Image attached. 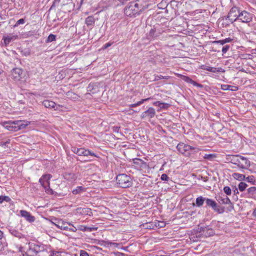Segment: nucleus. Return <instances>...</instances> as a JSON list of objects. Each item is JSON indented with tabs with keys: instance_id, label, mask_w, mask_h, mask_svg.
<instances>
[{
	"instance_id": "nucleus-12",
	"label": "nucleus",
	"mask_w": 256,
	"mask_h": 256,
	"mask_svg": "<svg viewBox=\"0 0 256 256\" xmlns=\"http://www.w3.org/2000/svg\"><path fill=\"white\" fill-rule=\"evenodd\" d=\"M22 70L20 68H14L11 70V76L15 80H19L22 78Z\"/></svg>"
},
{
	"instance_id": "nucleus-34",
	"label": "nucleus",
	"mask_w": 256,
	"mask_h": 256,
	"mask_svg": "<svg viewBox=\"0 0 256 256\" xmlns=\"http://www.w3.org/2000/svg\"><path fill=\"white\" fill-rule=\"evenodd\" d=\"M150 98H145V99H142V100H141L138 102L136 103H135L134 104H130V108H135L136 106H140V104H143L144 102L146 101H147L148 100H150Z\"/></svg>"
},
{
	"instance_id": "nucleus-48",
	"label": "nucleus",
	"mask_w": 256,
	"mask_h": 256,
	"mask_svg": "<svg viewBox=\"0 0 256 256\" xmlns=\"http://www.w3.org/2000/svg\"><path fill=\"white\" fill-rule=\"evenodd\" d=\"M59 254V252L51 251L50 256H58Z\"/></svg>"
},
{
	"instance_id": "nucleus-23",
	"label": "nucleus",
	"mask_w": 256,
	"mask_h": 256,
	"mask_svg": "<svg viewBox=\"0 0 256 256\" xmlns=\"http://www.w3.org/2000/svg\"><path fill=\"white\" fill-rule=\"evenodd\" d=\"M182 78L185 82L191 84L194 86H197L198 87H202V85L200 84L197 83L195 81L193 80L190 78L185 76H182Z\"/></svg>"
},
{
	"instance_id": "nucleus-4",
	"label": "nucleus",
	"mask_w": 256,
	"mask_h": 256,
	"mask_svg": "<svg viewBox=\"0 0 256 256\" xmlns=\"http://www.w3.org/2000/svg\"><path fill=\"white\" fill-rule=\"evenodd\" d=\"M206 208H212L214 212L218 214H223L224 212V207L218 205L216 201L209 198H206Z\"/></svg>"
},
{
	"instance_id": "nucleus-24",
	"label": "nucleus",
	"mask_w": 256,
	"mask_h": 256,
	"mask_svg": "<svg viewBox=\"0 0 256 256\" xmlns=\"http://www.w3.org/2000/svg\"><path fill=\"white\" fill-rule=\"evenodd\" d=\"M42 104L46 108H54L56 106V104L51 100H44L42 102Z\"/></svg>"
},
{
	"instance_id": "nucleus-26",
	"label": "nucleus",
	"mask_w": 256,
	"mask_h": 256,
	"mask_svg": "<svg viewBox=\"0 0 256 256\" xmlns=\"http://www.w3.org/2000/svg\"><path fill=\"white\" fill-rule=\"evenodd\" d=\"M219 22H221L223 27H227L232 22H230V20L228 18V16H224L219 20Z\"/></svg>"
},
{
	"instance_id": "nucleus-6",
	"label": "nucleus",
	"mask_w": 256,
	"mask_h": 256,
	"mask_svg": "<svg viewBox=\"0 0 256 256\" xmlns=\"http://www.w3.org/2000/svg\"><path fill=\"white\" fill-rule=\"evenodd\" d=\"M176 148L180 152L186 156L190 154V150H198V148H194L182 142L179 143L178 144Z\"/></svg>"
},
{
	"instance_id": "nucleus-17",
	"label": "nucleus",
	"mask_w": 256,
	"mask_h": 256,
	"mask_svg": "<svg viewBox=\"0 0 256 256\" xmlns=\"http://www.w3.org/2000/svg\"><path fill=\"white\" fill-rule=\"evenodd\" d=\"M20 214L24 218L30 222H34L35 220L34 216L31 215L29 212L26 210H21Z\"/></svg>"
},
{
	"instance_id": "nucleus-27",
	"label": "nucleus",
	"mask_w": 256,
	"mask_h": 256,
	"mask_svg": "<svg viewBox=\"0 0 256 256\" xmlns=\"http://www.w3.org/2000/svg\"><path fill=\"white\" fill-rule=\"evenodd\" d=\"M95 22V18L93 16H89L85 20V23L88 26H90V29L92 28V26Z\"/></svg>"
},
{
	"instance_id": "nucleus-7",
	"label": "nucleus",
	"mask_w": 256,
	"mask_h": 256,
	"mask_svg": "<svg viewBox=\"0 0 256 256\" xmlns=\"http://www.w3.org/2000/svg\"><path fill=\"white\" fill-rule=\"evenodd\" d=\"M198 231L200 235L206 238L212 236L214 234V231L208 226H198Z\"/></svg>"
},
{
	"instance_id": "nucleus-53",
	"label": "nucleus",
	"mask_w": 256,
	"mask_h": 256,
	"mask_svg": "<svg viewBox=\"0 0 256 256\" xmlns=\"http://www.w3.org/2000/svg\"><path fill=\"white\" fill-rule=\"evenodd\" d=\"M112 45L111 43L108 42L103 46L104 49H106Z\"/></svg>"
},
{
	"instance_id": "nucleus-43",
	"label": "nucleus",
	"mask_w": 256,
	"mask_h": 256,
	"mask_svg": "<svg viewBox=\"0 0 256 256\" xmlns=\"http://www.w3.org/2000/svg\"><path fill=\"white\" fill-rule=\"evenodd\" d=\"M24 22H25V20H24V18H20V19L18 20L16 22V24L14 26V27H15V26H18V25H20V24H24Z\"/></svg>"
},
{
	"instance_id": "nucleus-1",
	"label": "nucleus",
	"mask_w": 256,
	"mask_h": 256,
	"mask_svg": "<svg viewBox=\"0 0 256 256\" xmlns=\"http://www.w3.org/2000/svg\"><path fill=\"white\" fill-rule=\"evenodd\" d=\"M148 0H136L129 3L124 9V13L128 16H136L148 8Z\"/></svg>"
},
{
	"instance_id": "nucleus-18",
	"label": "nucleus",
	"mask_w": 256,
	"mask_h": 256,
	"mask_svg": "<svg viewBox=\"0 0 256 256\" xmlns=\"http://www.w3.org/2000/svg\"><path fill=\"white\" fill-rule=\"evenodd\" d=\"M13 124L16 126V131L23 129L25 128L27 126L30 124V122H22L21 120H14V121Z\"/></svg>"
},
{
	"instance_id": "nucleus-15",
	"label": "nucleus",
	"mask_w": 256,
	"mask_h": 256,
	"mask_svg": "<svg viewBox=\"0 0 256 256\" xmlns=\"http://www.w3.org/2000/svg\"><path fill=\"white\" fill-rule=\"evenodd\" d=\"M245 195L247 198L256 200V187L251 186L248 188Z\"/></svg>"
},
{
	"instance_id": "nucleus-35",
	"label": "nucleus",
	"mask_w": 256,
	"mask_h": 256,
	"mask_svg": "<svg viewBox=\"0 0 256 256\" xmlns=\"http://www.w3.org/2000/svg\"><path fill=\"white\" fill-rule=\"evenodd\" d=\"M64 178L68 180H73L75 178L74 174L73 173L66 172L64 174Z\"/></svg>"
},
{
	"instance_id": "nucleus-55",
	"label": "nucleus",
	"mask_w": 256,
	"mask_h": 256,
	"mask_svg": "<svg viewBox=\"0 0 256 256\" xmlns=\"http://www.w3.org/2000/svg\"><path fill=\"white\" fill-rule=\"evenodd\" d=\"M60 0H54V2L51 6V8L54 7L55 6V4H58L60 2Z\"/></svg>"
},
{
	"instance_id": "nucleus-25",
	"label": "nucleus",
	"mask_w": 256,
	"mask_h": 256,
	"mask_svg": "<svg viewBox=\"0 0 256 256\" xmlns=\"http://www.w3.org/2000/svg\"><path fill=\"white\" fill-rule=\"evenodd\" d=\"M13 122L14 121L6 122L4 123V128L9 130L16 132V130H15V129H16V126L14 125Z\"/></svg>"
},
{
	"instance_id": "nucleus-19",
	"label": "nucleus",
	"mask_w": 256,
	"mask_h": 256,
	"mask_svg": "<svg viewBox=\"0 0 256 256\" xmlns=\"http://www.w3.org/2000/svg\"><path fill=\"white\" fill-rule=\"evenodd\" d=\"M79 156H94L98 158V156L94 152L90 151L88 150H86L84 148H80Z\"/></svg>"
},
{
	"instance_id": "nucleus-30",
	"label": "nucleus",
	"mask_w": 256,
	"mask_h": 256,
	"mask_svg": "<svg viewBox=\"0 0 256 256\" xmlns=\"http://www.w3.org/2000/svg\"><path fill=\"white\" fill-rule=\"evenodd\" d=\"M153 104L160 107V108L166 109L169 106L170 104H166L164 102H160V101H156L153 103Z\"/></svg>"
},
{
	"instance_id": "nucleus-59",
	"label": "nucleus",
	"mask_w": 256,
	"mask_h": 256,
	"mask_svg": "<svg viewBox=\"0 0 256 256\" xmlns=\"http://www.w3.org/2000/svg\"><path fill=\"white\" fill-rule=\"evenodd\" d=\"M3 237V232L0 230V240Z\"/></svg>"
},
{
	"instance_id": "nucleus-41",
	"label": "nucleus",
	"mask_w": 256,
	"mask_h": 256,
	"mask_svg": "<svg viewBox=\"0 0 256 256\" xmlns=\"http://www.w3.org/2000/svg\"><path fill=\"white\" fill-rule=\"evenodd\" d=\"M154 80H158L161 79H168V76H164L162 75H160V76L154 75Z\"/></svg>"
},
{
	"instance_id": "nucleus-22",
	"label": "nucleus",
	"mask_w": 256,
	"mask_h": 256,
	"mask_svg": "<svg viewBox=\"0 0 256 256\" xmlns=\"http://www.w3.org/2000/svg\"><path fill=\"white\" fill-rule=\"evenodd\" d=\"M78 230H80L82 232H91L94 230H96L98 229V228L96 227H88L86 226H84L83 225H78Z\"/></svg>"
},
{
	"instance_id": "nucleus-14",
	"label": "nucleus",
	"mask_w": 256,
	"mask_h": 256,
	"mask_svg": "<svg viewBox=\"0 0 256 256\" xmlns=\"http://www.w3.org/2000/svg\"><path fill=\"white\" fill-rule=\"evenodd\" d=\"M40 251V246L38 245H31L30 246L29 249L27 250L26 254L28 256H34L37 254Z\"/></svg>"
},
{
	"instance_id": "nucleus-54",
	"label": "nucleus",
	"mask_w": 256,
	"mask_h": 256,
	"mask_svg": "<svg viewBox=\"0 0 256 256\" xmlns=\"http://www.w3.org/2000/svg\"><path fill=\"white\" fill-rule=\"evenodd\" d=\"M113 131L115 132H118L120 130V127L114 126L112 128Z\"/></svg>"
},
{
	"instance_id": "nucleus-37",
	"label": "nucleus",
	"mask_w": 256,
	"mask_h": 256,
	"mask_svg": "<svg viewBox=\"0 0 256 256\" xmlns=\"http://www.w3.org/2000/svg\"><path fill=\"white\" fill-rule=\"evenodd\" d=\"M245 179L248 182L252 183V184H256V180L254 176H250L246 178Z\"/></svg>"
},
{
	"instance_id": "nucleus-52",
	"label": "nucleus",
	"mask_w": 256,
	"mask_h": 256,
	"mask_svg": "<svg viewBox=\"0 0 256 256\" xmlns=\"http://www.w3.org/2000/svg\"><path fill=\"white\" fill-rule=\"evenodd\" d=\"M214 42L217 43V44H220L221 45H224V44H226L224 40L215 41Z\"/></svg>"
},
{
	"instance_id": "nucleus-63",
	"label": "nucleus",
	"mask_w": 256,
	"mask_h": 256,
	"mask_svg": "<svg viewBox=\"0 0 256 256\" xmlns=\"http://www.w3.org/2000/svg\"><path fill=\"white\" fill-rule=\"evenodd\" d=\"M136 160L140 162L141 163H143V161L140 159H136Z\"/></svg>"
},
{
	"instance_id": "nucleus-47",
	"label": "nucleus",
	"mask_w": 256,
	"mask_h": 256,
	"mask_svg": "<svg viewBox=\"0 0 256 256\" xmlns=\"http://www.w3.org/2000/svg\"><path fill=\"white\" fill-rule=\"evenodd\" d=\"M10 140H8L6 142H0V146L2 147H4V146H6L7 144H10Z\"/></svg>"
},
{
	"instance_id": "nucleus-49",
	"label": "nucleus",
	"mask_w": 256,
	"mask_h": 256,
	"mask_svg": "<svg viewBox=\"0 0 256 256\" xmlns=\"http://www.w3.org/2000/svg\"><path fill=\"white\" fill-rule=\"evenodd\" d=\"M80 256H89V254L87 252L84 250H80Z\"/></svg>"
},
{
	"instance_id": "nucleus-44",
	"label": "nucleus",
	"mask_w": 256,
	"mask_h": 256,
	"mask_svg": "<svg viewBox=\"0 0 256 256\" xmlns=\"http://www.w3.org/2000/svg\"><path fill=\"white\" fill-rule=\"evenodd\" d=\"M160 179L162 180L168 181L170 178L166 174H164L161 176Z\"/></svg>"
},
{
	"instance_id": "nucleus-36",
	"label": "nucleus",
	"mask_w": 256,
	"mask_h": 256,
	"mask_svg": "<svg viewBox=\"0 0 256 256\" xmlns=\"http://www.w3.org/2000/svg\"><path fill=\"white\" fill-rule=\"evenodd\" d=\"M10 231L11 234L12 235H13L16 238H22V234L20 232H18V230H14V229H12V230H10Z\"/></svg>"
},
{
	"instance_id": "nucleus-46",
	"label": "nucleus",
	"mask_w": 256,
	"mask_h": 256,
	"mask_svg": "<svg viewBox=\"0 0 256 256\" xmlns=\"http://www.w3.org/2000/svg\"><path fill=\"white\" fill-rule=\"evenodd\" d=\"M229 48H230V46L226 45V46H223V48H222V52L224 54H225L228 52V50H229Z\"/></svg>"
},
{
	"instance_id": "nucleus-32",
	"label": "nucleus",
	"mask_w": 256,
	"mask_h": 256,
	"mask_svg": "<svg viewBox=\"0 0 256 256\" xmlns=\"http://www.w3.org/2000/svg\"><path fill=\"white\" fill-rule=\"evenodd\" d=\"M248 186L244 182H240L238 185V188L240 192H244L245 190H246V188Z\"/></svg>"
},
{
	"instance_id": "nucleus-60",
	"label": "nucleus",
	"mask_w": 256,
	"mask_h": 256,
	"mask_svg": "<svg viewBox=\"0 0 256 256\" xmlns=\"http://www.w3.org/2000/svg\"><path fill=\"white\" fill-rule=\"evenodd\" d=\"M252 215H253V216H256V209H255V210H254V212H252Z\"/></svg>"
},
{
	"instance_id": "nucleus-62",
	"label": "nucleus",
	"mask_w": 256,
	"mask_h": 256,
	"mask_svg": "<svg viewBox=\"0 0 256 256\" xmlns=\"http://www.w3.org/2000/svg\"><path fill=\"white\" fill-rule=\"evenodd\" d=\"M3 248V246L2 244V242L0 241V250H2Z\"/></svg>"
},
{
	"instance_id": "nucleus-20",
	"label": "nucleus",
	"mask_w": 256,
	"mask_h": 256,
	"mask_svg": "<svg viewBox=\"0 0 256 256\" xmlns=\"http://www.w3.org/2000/svg\"><path fill=\"white\" fill-rule=\"evenodd\" d=\"M216 198V200L220 204H230L232 205L230 199L227 196H224L223 194L222 196H220Z\"/></svg>"
},
{
	"instance_id": "nucleus-45",
	"label": "nucleus",
	"mask_w": 256,
	"mask_h": 256,
	"mask_svg": "<svg viewBox=\"0 0 256 256\" xmlns=\"http://www.w3.org/2000/svg\"><path fill=\"white\" fill-rule=\"evenodd\" d=\"M72 151L74 153V154H78V156L79 155V152H80V148H77L76 147H72Z\"/></svg>"
},
{
	"instance_id": "nucleus-56",
	"label": "nucleus",
	"mask_w": 256,
	"mask_h": 256,
	"mask_svg": "<svg viewBox=\"0 0 256 256\" xmlns=\"http://www.w3.org/2000/svg\"><path fill=\"white\" fill-rule=\"evenodd\" d=\"M212 158V154H205V156H204V158H207V159H210Z\"/></svg>"
},
{
	"instance_id": "nucleus-64",
	"label": "nucleus",
	"mask_w": 256,
	"mask_h": 256,
	"mask_svg": "<svg viewBox=\"0 0 256 256\" xmlns=\"http://www.w3.org/2000/svg\"><path fill=\"white\" fill-rule=\"evenodd\" d=\"M79 209H82V208H78V210H79Z\"/></svg>"
},
{
	"instance_id": "nucleus-42",
	"label": "nucleus",
	"mask_w": 256,
	"mask_h": 256,
	"mask_svg": "<svg viewBox=\"0 0 256 256\" xmlns=\"http://www.w3.org/2000/svg\"><path fill=\"white\" fill-rule=\"evenodd\" d=\"M82 212L84 214H87L90 215V212L92 214L91 210L88 208H82Z\"/></svg>"
},
{
	"instance_id": "nucleus-40",
	"label": "nucleus",
	"mask_w": 256,
	"mask_h": 256,
	"mask_svg": "<svg viewBox=\"0 0 256 256\" xmlns=\"http://www.w3.org/2000/svg\"><path fill=\"white\" fill-rule=\"evenodd\" d=\"M224 192L228 196H230L232 194V190L228 186H226L224 188Z\"/></svg>"
},
{
	"instance_id": "nucleus-21",
	"label": "nucleus",
	"mask_w": 256,
	"mask_h": 256,
	"mask_svg": "<svg viewBox=\"0 0 256 256\" xmlns=\"http://www.w3.org/2000/svg\"><path fill=\"white\" fill-rule=\"evenodd\" d=\"M70 224L69 223H68L66 222L62 221V220H58V222L57 224H55V225L60 230H68V225H70Z\"/></svg>"
},
{
	"instance_id": "nucleus-33",
	"label": "nucleus",
	"mask_w": 256,
	"mask_h": 256,
	"mask_svg": "<svg viewBox=\"0 0 256 256\" xmlns=\"http://www.w3.org/2000/svg\"><path fill=\"white\" fill-rule=\"evenodd\" d=\"M233 176L234 178L239 180H244L246 178L244 175L238 173H234L233 174Z\"/></svg>"
},
{
	"instance_id": "nucleus-13",
	"label": "nucleus",
	"mask_w": 256,
	"mask_h": 256,
	"mask_svg": "<svg viewBox=\"0 0 256 256\" xmlns=\"http://www.w3.org/2000/svg\"><path fill=\"white\" fill-rule=\"evenodd\" d=\"M18 38L17 35L13 34H9L7 36H3L2 40H4V44L6 46L8 45L10 42Z\"/></svg>"
},
{
	"instance_id": "nucleus-9",
	"label": "nucleus",
	"mask_w": 256,
	"mask_h": 256,
	"mask_svg": "<svg viewBox=\"0 0 256 256\" xmlns=\"http://www.w3.org/2000/svg\"><path fill=\"white\" fill-rule=\"evenodd\" d=\"M254 14L246 10L241 11L238 20L244 23H248L252 21Z\"/></svg>"
},
{
	"instance_id": "nucleus-28",
	"label": "nucleus",
	"mask_w": 256,
	"mask_h": 256,
	"mask_svg": "<svg viewBox=\"0 0 256 256\" xmlns=\"http://www.w3.org/2000/svg\"><path fill=\"white\" fill-rule=\"evenodd\" d=\"M221 88L224 90H230L231 91H236L238 90V87L236 86H230L228 84H222Z\"/></svg>"
},
{
	"instance_id": "nucleus-51",
	"label": "nucleus",
	"mask_w": 256,
	"mask_h": 256,
	"mask_svg": "<svg viewBox=\"0 0 256 256\" xmlns=\"http://www.w3.org/2000/svg\"><path fill=\"white\" fill-rule=\"evenodd\" d=\"M77 230H78V227L76 228V226H72V228H68V230H69L70 231H72L73 232H76Z\"/></svg>"
},
{
	"instance_id": "nucleus-8",
	"label": "nucleus",
	"mask_w": 256,
	"mask_h": 256,
	"mask_svg": "<svg viewBox=\"0 0 256 256\" xmlns=\"http://www.w3.org/2000/svg\"><path fill=\"white\" fill-rule=\"evenodd\" d=\"M241 11L238 7L233 6L230 10L228 14V18L230 20V22H234L236 20H238Z\"/></svg>"
},
{
	"instance_id": "nucleus-29",
	"label": "nucleus",
	"mask_w": 256,
	"mask_h": 256,
	"mask_svg": "<svg viewBox=\"0 0 256 256\" xmlns=\"http://www.w3.org/2000/svg\"><path fill=\"white\" fill-rule=\"evenodd\" d=\"M206 198H204L202 196H200L198 197L196 200V206H198V207L202 206L203 205L204 202V201L206 202Z\"/></svg>"
},
{
	"instance_id": "nucleus-61",
	"label": "nucleus",
	"mask_w": 256,
	"mask_h": 256,
	"mask_svg": "<svg viewBox=\"0 0 256 256\" xmlns=\"http://www.w3.org/2000/svg\"><path fill=\"white\" fill-rule=\"evenodd\" d=\"M234 194H238V188H236L234 190Z\"/></svg>"
},
{
	"instance_id": "nucleus-38",
	"label": "nucleus",
	"mask_w": 256,
	"mask_h": 256,
	"mask_svg": "<svg viewBox=\"0 0 256 256\" xmlns=\"http://www.w3.org/2000/svg\"><path fill=\"white\" fill-rule=\"evenodd\" d=\"M10 200V198L8 196H0V203H2L4 201L9 202Z\"/></svg>"
},
{
	"instance_id": "nucleus-16",
	"label": "nucleus",
	"mask_w": 256,
	"mask_h": 256,
	"mask_svg": "<svg viewBox=\"0 0 256 256\" xmlns=\"http://www.w3.org/2000/svg\"><path fill=\"white\" fill-rule=\"evenodd\" d=\"M201 68L202 70H206L213 73L224 72H225V70L221 68H214L206 66V65H202Z\"/></svg>"
},
{
	"instance_id": "nucleus-11",
	"label": "nucleus",
	"mask_w": 256,
	"mask_h": 256,
	"mask_svg": "<svg viewBox=\"0 0 256 256\" xmlns=\"http://www.w3.org/2000/svg\"><path fill=\"white\" fill-rule=\"evenodd\" d=\"M156 115L155 110L153 108H149L146 110L142 113L140 117L142 119H150Z\"/></svg>"
},
{
	"instance_id": "nucleus-50",
	"label": "nucleus",
	"mask_w": 256,
	"mask_h": 256,
	"mask_svg": "<svg viewBox=\"0 0 256 256\" xmlns=\"http://www.w3.org/2000/svg\"><path fill=\"white\" fill-rule=\"evenodd\" d=\"M165 226H166V224L164 222H158V226H160V228H164Z\"/></svg>"
},
{
	"instance_id": "nucleus-31",
	"label": "nucleus",
	"mask_w": 256,
	"mask_h": 256,
	"mask_svg": "<svg viewBox=\"0 0 256 256\" xmlns=\"http://www.w3.org/2000/svg\"><path fill=\"white\" fill-rule=\"evenodd\" d=\"M86 188L82 186H77L76 189L72 190V194H77L84 192Z\"/></svg>"
},
{
	"instance_id": "nucleus-39",
	"label": "nucleus",
	"mask_w": 256,
	"mask_h": 256,
	"mask_svg": "<svg viewBox=\"0 0 256 256\" xmlns=\"http://www.w3.org/2000/svg\"><path fill=\"white\" fill-rule=\"evenodd\" d=\"M56 40V36L53 34H50L48 37L46 42H50Z\"/></svg>"
},
{
	"instance_id": "nucleus-58",
	"label": "nucleus",
	"mask_w": 256,
	"mask_h": 256,
	"mask_svg": "<svg viewBox=\"0 0 256 256\" xmlns=\"http://www.w3.org/2000/svg\"><path fill=\"white\" fill-rule=\"evenodd\" d=\"M200 176V179L202 180H204V182H206L208 180V177L206 176V177H203L202 176Z\"/></svg>"
},
{
	"instance_id": "nucleus-57",
	"label": "nucleus",
	"mask_w": 256,
	"mask_h": 256,
	"mask_svg": "<svg viewBox=\"0 0 256 256\" xmlns=\"http://www.w3.org/2000/svg\"><path fill=\"white\" fill-rule=\"evenodd\" d=\"M232 38H226L224 39L225 43L231 42L232 41Z\"/></svg>"
},
{
	"instance_id": "nucleus-10",
	"label": "nucleus",
	"mask_w": 256,
	"mask_h": 256,
	"mask_svg": "<svg viewBox=\"0 0 256 256\" xmlns=\"http://www.w3.org/2000/svg\"><path fill=\"white\" fill-rule=\"evenodd\" d=\"M161 32L159 29H157L155 26L152 28L146 34V38L150 40H154L160 36Z\"/></svg>"
},
{
	"instance_id": "nucleus-5",
	"label": "nucleus",
	"mask_w": 256,
	"mask_h": 256,
	"mask_svg": "<svg viewBox=\"0 0 256 256\" xmlns=\"http://www.w3.org/2000/svg\"><path fill=\"white\" fill-rule=\"evenodd\" d=\"M52 176L50 174H44L40 178L39 182L40 184L44 187L46 192L48 194H52L53 190L50 186V182Z\"/></svg>"
},
{
	"instance_id": "nucleus-3",
	"label": "nucleus",
	"mask_w": 256,
	"mask_h": 256,
	"mask_svg": "<svg viewBox=\"0 0 256 256\" xmlns=\"http://www.w3.org/2000/svg\"><path fill=\"white\" fill-rule=\"evenodd\" d=\"M116 180L118 186L122 188H129L132 184V178L124 174L117 176Z\"/></svg>"
},
{
	"instance_id": "nucleus-2",
	"label": "nucleus",
	"mask_w": 256,
	"mask_h": 256,
	"mask_svg": "<svg viewBox=\"0 0 256 256\" xmlns=\"http://www.w3.org/2000/svg\"><path fill=\"white\" fill-rule=\"evenodd\" d=\"M231 162L243 169L248 168L250 164V161L248 158L238 155L232 156Z\"/></svg>"
}]
</instances>
